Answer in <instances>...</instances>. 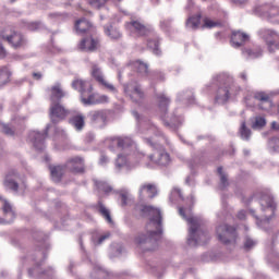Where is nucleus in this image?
I'll return each mask as SVG.
<instances>
[{"mask_svg":"<svg viewBox=\"0 0 279 279\" xmlns=\"http://www.w3.org/2000/svg\"><path fill=\"white\" fill-rule=\"evenodd\" d=\"M218 173L220 175V182H221L222 186H226V184H228V178L223 173V168L219 167L218 168Z\"/></svg>","mask_w":279,"mask_h":279,"instance_id":"8fccbe9b","label":"nucleus"},{"mask_svg":"<svg viewBox=\"0 0 279 279\" xmlns=\"http://www.w3.org/2000/svg\"><path fill=\"white\" fill-rule=\"evenodd\" d=\"M72 87L81 94V101L84 106H97V104L110 101L107 95L93 94V84L89 81L75 80Z\"/></svg>","mask_w":279,"mask_h":279,"instance_id":"7ed1b4c3","label":"nucleus"},{"mask_svg":"<svg viewBox=\"0 0 279 279\" xmlns=\"http://www.w3.org/2000/svg\"><path fill=\"white\" fill-rule=\"evenodd\" d=\"M172 124L178 125V123H177V121H175V120H172Z\"/></svg>","mask_w":279,"mask_h":279,"instance_id":"0e129e2a","label":"nucleus"},{"mask_svg":"<svg viewBox=\"0 0 279 279\" xmlns=\"http://www.w3.org/2000/svg\"><path fill=\"white\" fill-rule=\"evenodd\" d=\"M99 48V40L93 37H85L78 44V49L81 51H97Z\"/></svg>","mask_w":279,"mask_h":279,"instance_id":"a211bd4d","label":"nucleus"},{"mask_svg":"<svg viewBox=\"0 0 279 279\" xmlns=\"http://www.w3.org/2000/svg\"><path fill=\"white\" fill-rule=\"evenodd\" d=\"M216 233L220 243L225 245H230L236 243V229L228 225H222L217 227Z\"/></svg>","mask_w":279,"mask_h":279,"instance_id":"6e6552de","label":"nucleus"},{"mask_svg":"<svg viewBox=\"0 0 279 279\" xmlns=\"http://www.w3.org/2000/svg\"><path fill=\"white\" fill-rule=\"evenodd\" d=\"M124 93L134 104H141L145 99V93H143L141 85L136 83L124 85Z\"/></svg>","mask_w":279,"mask_h":279,"instance_id":"1a4fd4ad","label":"nucleus"},{"mask_svg":"<svg viewBox=\"0 0 279 279\" xmlns=\"http://www.w3.org/2000/svg\"><path fill=\"white\" fill-rule=\"evenodd\" d=\"M111 144L109 146V148L111 150L114 149H128V147H136V145H134V141H132V138L130 137H111L110 138Z\"/></svg>","mask_w":279,"mask_h":279,"instance_id":"dca6fc26","label":"nucleus"},{"mask_svg":"<svg viewBox=\"0 0 279 279\" xmlns=\"http://www.w3.org/2000/svg\"><path fill=\"white\" fill-rule=\"evenodd\" d=\"M149 160L154 162V165H159V167H167V165L171 162V157L162 146H159L154 150L153 155L149 156Z\"/></svg>","mask_w":279,"mask_h":279,"instance_id":"9d476101","label":"nucleus"},{"mask_svg":"<svg viewBox=\"0 0 279 279\" xmlns=\"http://www.w3.org/2000/svg\"><path fill=\"white\" fill-rule=\"evenodd\" d=\"M50 128L51 125H47L46 133H40L38 131H31L28 134V141L38 151H43V149H45V138H47V132H49Z\"/></svg>","mask_w":279,"mask_h":279,"instance_id":"f8f14e48","label":"nucleus"},{"mask_svg":"<svg viewBox=\"0 0 279 279\" xmlns=\"http://www.w3.org/2000/svg\"><path fill=\"white\" fill-rule=\"evenodd\" d=\"M92 75L93 77H95L96 82H99V84H101V86H105L107 90H109L110 93H117V87H114V85L108 83V81L104 78V74L101 73V69H99L98 64L92 65Z\"/></svg>","mask_w":279,"mask_h":279,"instance_id":"2eb2a0df","label":"nucleus"},{"mask_svg":"<svg viewBox=\"0 0 279 279\" xmlns=\"http://www.w3.org/2000/svg\"><path fill=\"white\" fill-rule=\"evenodd\" d=\"M243 56L247 58L248 60H254L255 58H260L263 56V51L258 50L257 52L252 51L251 49L244 50Z\"/></svg>","mask_w":279,"mask_h":279,"instance_id":"ea45409f","label":"nucleus"},{"mask_svg":"<svg viewBox=\"0 0 279 279\" xmlns=\"http://www.w3.org/2000/svg\"><path fill=\"white\" fill-rule=\"evenodd\" d=\"M185 182H186V184H191V178H187V179L185 180Z\"/></svg>","mask_w":279,"mask_h":279,"instance_id":"e2e57ef3","label":"nucleus"},{"mask_svg":"<svg viewBox=\"0 0 279 279\" xmlns=\"http://www.w3.org/2000/svg\"><path fill=\"white\" fill-rule=\"evenodd\" d=\"M271 128H272V130H279V123L272 122Z\"/></svg>","mask_w":279,"mask_h":279,"instance_id":"13d9d810","label":"nucleus"},{"mask_svg":"<svg viewBox=\"0 0 279 279\" xmlns=\"http://www.w3.org/2000/svg\"><path fill=\"white\" fill-rule=\"evenodd\" d=\"M28 29H31V32L43 29V24H40V22H32L28 24Z\"/></svg>","mask_w":279,"mask_h":279,"instance_id":"09e8293b","label":"nucleus"},{"mask_svg":"<svg viewBox=\"0 0 279 279\" xmlns=\"http://www.w3.org/2000/svg\"><path fill=\"white\" fill-rule=\"evenodd\" d=\"M10 71L7 68L0 69V84H8L10 82Z\"/></svg>","mask_w":279,"mask_h":279,"instance_id":"58836bf2","label":"nucleus"},{"mask_svg":"<svg viewBox=\"0 0 279 279\" xmlns=\"http://www.w3.org/2000/svg\"><path fill=\"white\" fill-rule=\"evenodd\" d=\"M157 195H158V189L154 184L146 183L140 186V197L142 199H145V197H148L149 199H154V197Z\"/></svg>","mask_w":279,"mask_h":279,"instance_id":"aec40b11","label":"nucleus"},{"mask_svg":"<svg viewBox=\"0 0 279 279\" xmlns=\"http://www.w3.org/2000/svg\"><path fill=\"white\" fill-rule=\"evenodd\" d=\"M0 132H3V134H7V136H14V130H12V128L5 123L0 122Z\"/></svg>","mask_w":279,"mask_h":279,"instance_id":"37998d69","label":"nucleus"},{"mask_svg":"<svg viewBox=\"0 0 279 279\" xmlns=\"http://www.w3.org/2000/svg\"><path fill=\"white\" fill-rule=\"evenodd\" d=\"M121 199H122V206H128V199H130V193L129 192H122L121 193Z\"/></svg>","mask_w":279,"mask_h":279,"instance_id":"603ef678","label":"nucleus"},{"mask_svg":"<svg viewBox=\"0 0 279 279\" xmlns=\"http://www.w3.org/2000/svg\"><path fill=\"white\" fill-rule=\"evenodd\" d=\"M244 247H245V250H252V247H256V241H254L250 238H246L245 242H244Z\"/></svg>","mask_w":279,"mask_h":279,"instance_id":"3c124183","label":"nucleus"},{"mask_svg":"<svg viewBox=\"0 0 279 279\" xmlns=\"http://www.w3.org/2000/svg\"><path fill=\"white\" fill-rule=\"evenodd\" d=\"M105 34L106 36H108L111 40H119L122 38V34L121 31H119V28L110 25L105 27Z\"/></svg>","mask_w":279,"mask_h":279,"instance_id":"393cba45","label":"nucleus"},{"mask_svg":"<svg viewBox=\"0 0 279 279\" xmlns=\"http://www.w3.org/2000/svg\"><path fill=\"white\" fill-rule=\"evenodd\" d=\"M159 45H160V39L158 37H155L154 39H148L147 41V47L151 49L155 56H160L161 53L160 48H158Z\"/></svg>","mask_w":279,"mask_h":279,"instance_id":"c756f323","label":"nucleus"},{"mask_svg":"<svg viewBox=\"0 0 279 279\" xmlns=\"http://www.w3.org/2000/svg\"><path fill=\"white\" fill-rule=\"evenodd\" d=\"M235 2L243 4V3H247V0H235Z\"/></svg>","mask_w":279,"mask_h":279,"instance_id":"052dcab7","label":"nucleus"},{"mask_svg":"<svg viewBox=\"0 0 279 279\" xmlns=\"http://www.w3.org/2000/svg\"><path fill=\"white\" fill-rule=\"evenodd\" d=\"M95 184H96L97 189L102 191L104 193L108 194V193H110V191H112V187L104 181H95Z\"/></svg>","mask_w":279,"mask_h":279,"instance_id":"a19ab883","label":"nucleus"},{"mask_svg":"<svg viewBox=\"0 0 279 279\" xmlns=\"http://www.w3.org/2000/svg\"><path fill=\"white\" fill-rule=\"evenodd\" d=\"M241 77L244 80V82L247 81V75L245 73H242Z\"/></svg>","mask_w":279,"mask_h":279,"instance_id":"680f3d73","label":"nucleus"},{"mask_svg":"<svg viewBox=\"0 0 279 279\" xmlns=\"http://www.w3.org/2000/svg\"><path fill=\"white\" fill-rule=\"evenodd\" d=\"M33 77H35L36 80H40V77H43V74L40 73H34Z\"/></svg>","mask_w":279,"mask_h":279,"instance_id":"bf43d9fd","label":"nucleus"},{"mask_svg":"<svg viewBox=\"0 0 279 279\" xmlns=\"http://www.w3.org/2000/svg\"><path fill=\"white\" fill-rule=\"evenodd\" d=\"M106 162H108V157H106L105 155H101L100 165H106Z\"/></svg>","mask_w":279,"mask_h":279,"instance_id":"4d7b16f0","label":"nucleus"},{"mask_svg":"<svg viewBox=\"0 0 279 279\" xmlns=\"http://www.w3.org/2000/svg\"><path fill=\"white\" fill-rule=\"evenodd\" d=\"M69 117V110L64 108L60 102H51L50 105V119L52 123H58L63 121Z\"/></svg>","mask_w":279,"mask_h":279,"instance_id":"ddd939ff","label":"nucleus"},{"mask_svg":"<svg viewBox=\"0 0 279 279\" xmlns=\"http://www.w3.org/2000/svg\"><path fill=\"white\" fill-rule=\"evenodd\" d=\"M259 204L262 206V210H271L274 213L276 210V202H274V197L270 194H265L262 196Z\"/></svg>","mask_w":279,"mask_h":279,"instance_id":"b1692460","label":"nucleus"},{"mask_svg":"<svg viewBox=\"0 0 279 279\" xmlns=\"http://www.w3.org/2000/svg\"><path fill=\"white\" fill-rule=\"evenodd\" d=\"M245 217H246L245 210H240V211L238 213V218H240V219H245Z\"/></svg>","mask_w":279,"mask_h":279,"instance_id":"6e6d98bb","label":"nucleus"},{"mask_svg":"<svg viewBox=\"0 0 279 279\" xmlns=\"http://www.w3.org/2000/svg\"><path fill=\"white\" fill-rule=\"evenodd\" d=\"M179 214L186 219L187 223H190V231L187 243L192 247H196V245H206L208 241H210V235L208 232H205L199 229L201 220L199 218L191 215L190 210H186L182 207L179 208Z\"/></svg>","mask_w":279,"mask_h":279,"instance_id":"f03ea898","label":"nucleus"},{"mask_svg":"<svg viewBox=\"0 0 279 279\" xmlns=\"http://www.w3.org/2000/svg\"><path fill=\"white\" fill-rule=\"evenodd\" d=\"M213 86H217L215 100L217 104H226L232 95H236L239 88L232 83V77L228 74H220L213 77Z\"/></svg>","mask_w":279,"mask_h":279,"instance_id":"20e7f679","label":"nucleus"},{"mask_svg":"<svg viewBox=\"0 0 279 279\" xmlns=\"http://www.w3.org/2000/svg\"><path fill=\"white\" fill-rule=\"evenodd\" d=\"M177 197H179V199H184V196H182V191L178 187H173L170 194V199H177Z\"/></svg>","mask_w":279,"mask_h":279,"instance_id":"a18cd8bd","label":"nucleus"},{"mask_svg":"<svg viewBox=\"0 0 279 279\" xmlns=\"http://www.w3.org/2000/svg\"><path fill=\"white\" fill-rule=\"evenodd\" d=\"M98 210L102 217L108 221V223H112V217H110V210L104 206V204L98 203Z\"/></svg>","mask_w":279,"mask_h":279,"instance_id":"e433bc0d","label":"nucleus"},{"mask_svg":"<svg viewBox=\"0 0 279 279\" xmlns=\"http://www.w3.org/2000/svg\"><path fill=\"white\" fill-rule=\"evenodd\" d=\"M65 171L71 173H82L84 171V159L74 157L66 161L64 166H50V173L53 182H60Z\"/></svg>","mask_w":279,"mask_h":279,"instance_id":"39448f33","label":"nucleus"},{"mask_svg":"<svg viewBox=\"0 0 279 279\" xmlns=\"http://www.w3.org/2000/svg\"><path fill=\"white\" fill-rule=\"evenodd\" d=\"M106 1L108 0H88V3L92 5V8L99 10V8L106 5Z\"/></svg>","mask_w":279,"mask_h":279,"instance_id":"49530a36","label":"nucleus"},{"mask_svg":"<svg viewBox=\"0 0 279 279\" xmlns=\"http://www.w3.org/2000/svg\"><path fill=\"white\" fill-rule=\"evenodd\" d=\"M219 25H221V23H219V22H217L215 20L206 17L204 20L203 27H207L208 29H213V27H219Z\"/></svg>","mask_w":279,"mask_h":279,"instance_id":"79ce46f5","label":"nucleus"},{"mask_svg":"<svg viewBox=\"0 0 279 279\" xmlns=\"http://www.w3.org/2000/svg\"><path fill=\"white\" fill-rule=\"evenodd\" d=\"M250 40V35L242 32H233L231 35V45L235 49L243 47Z\"/></svg>","mask_w":279,"mask_h":279,"instance_id":"412c9836","label":"nucleus"},{"mask_svg":"<svg viewBox=\"0 0 279 279\" xmlns=\"http://www.w3.org/2000/svg\"><path fill=\"white\" fill-rule=\"evenodd\" d=\"M257 226L260 228H265V226H269V218H265L264 220L257 221Z\"/></svg>","mask_w":279,"mask_h":279,"instance_id":"5fc2aeb1","label":"nucleus"},{"mask_svg":"<svg viewBox=\"0 0 279 279\" xmlns=\"http://www.w3.org/2000/svg\"><path fill=\"white\" fill-rule=\"evenodd\" d=\"M0 208H2L3 215L7 217V223H12L16 217L14 210L12 209V205H10L8 201L0 197Z\"/></svg>","mask_w":279,"mask_h":279,"instance_id":"4be33fe9","label":"nucleus"},{"mask_svg":"<svg viewBox=\"0 0 279 279\" xmlns=\"http://www.w3.org/2000/svg\"><path fill=\"white\" fill-rule=\"evenodd\" d=\"M160 29H162V32H169V27H171V21L169 20H163L160 22L159 24Z\"/></svg>","mask_w":279,"mask_h":279,"instance_id":"de8ad7c7","label":"nucleus"},{"mask_svg":"<svg viewBox=\"0 0 279 279\" xmlns=\"http://www.w3.org/2000/svg\"><path fill=\"white\" fill-rule=\"evenodd\" d=\"M125 27L137 36H151V34H154V29H151V27H147L138 21L129 22L125 24Z\"/></svg>","mask_w":279,"mask_h":279,"instance_id":"4468645a","label":"nucleus"},{"mask_svg":"<svg viewBox=\"0 0 279 279\" xmlns=\"http://www.w3.org/2000/svg\"><path fill=\"white\" fill-rule=\"evenodd\" d=\"M99 274H104V270H101V268H99Z\"/></svg>","mask_w":279,"mask_h":279,"instance_id":"338daca9","label":"nucleus"},{"mask_svg":"<svg viewBox=\"0 0 279 279\" xmlns=\"http://www.w3.org/2000/svg\"><path fill=\"white\" fill-rule=\"evenodd\" d=\"M157 99H158L160 110H162L163 112H167V106H169L171 100L167 96H165V94H159L157 96Z\"/></svg>","mask_w":279,"mask_h":279,"instance_id":"f704fd0d","label":"nucleus"},{"mask_svg":"<svg viewBox=\"0 0 279 279\" xmlns=\"http://www.w3.org/2000/svg\"><path fill=\"white\" fill-rule=\"evenodd\" d=\"M133 117L136 119V121H138L140 130L142 134L146 135L144 136V138L145 141H147L149 145H151V138H154L153 136H160L162 134L160 133V131L156 125L151 124L149 120H146L143 118L141 119V116L138 114V112L133 111Z\"/></svg>","mask_w":279,"mask_h":279,"instance_id":"423d86ee","label":"nucleus"},{"mask_svg":"<svg viewBox=\"0 0 279 279\" xmlns=\"http://www.w3.org/2000/svg\"><path fill=\"white\" fill-rule=\"evenodd\" d=\"M50 93H51L50 95L51 104H60V99H62V97H66V93L62 90V87L60 86V84L52 86L50 89Z\"/></svg>","mask_w":279,"mask_h":279,"instance_id":"5701e85b","label":"nucleus"},{"mask_svg":"<svg viewBox=\"0 0 279 279\" xmlns=\"http://www.w3.org/2000/svg\"><path fill=\"white\" fill-rule=\"evenodd\" d=\"M132 166L128 162V157L123 155H118L116 159V169L121 171V169H130Z\"/></svg>","mask_w":279,"mask_h":279,"instance_id":"bb28decb","label":"nucleus"},{"mask_svg":"<svg viewBox=\"0 0 279 279\" xmlns=\"http://www.w3.org/2000/svg\"><path fill=\"white\" fill-rule=\"evenodd\" d=\"M276 241H279V231L272 236V245L276 243ZM269 258H275L271 263L275 265V270L279 271V253H271Z\"/></svg>","mask_w":279,"mask_h":279,"instance_id":"2f4dec72","label":"nucleus"},{"mask_svg":"<svg viewBox=\"0 0 279 279\" xmlns=\"http://www.w3.org/2000/svg\"><path fill=\"white\" fill-rule=\"evenodd\" d=\"M267 125V120L263 116H256L253 121L251 128L253 130H263Z\"/></svg>","mask_w":279,"mask_h":279,"instance_id":"cd10ccee","label":"nucleus"},{"mask_svg":"<svg viewBox=\"0 0 279 279\" xmlns=\"http://www.w3.org/2000/svg\"><path fill=\"white\" fill-rule=\"evenodd\" d=\"M29 276H32V269L28 270Z\"/></svg>","mask_w":279,"mask_h":279,"instance_id":"774afa93","label":"nucleus"},{"mask_svg":"<svg viewBox=\"0 0 279 279\" xmlns=\"http://www.w3.org/2000/svg\"><path fill=\"white\" fill-rule=\"evenodd\" d=\"M145 250H146V252H149V251H151V248H149V247H146Z\"/></svg>","mask_w":279,"mask_h":279,"instance_id":"69168bd1","label":"nucleus"},{"mask_svg":"<svg viewBox=\"0 0 279 279\" xmlns=\"http://www.w3.org/2000/svg\"><path fill=\"white\" fill-rule=\"evenodd\" d=\"M259 36L265 39L266 45H268V49L271 52H274L275 49H278V43H279V34L275 31L262 28L259 31Z\"/></svg>","mask_w":279,"mask_h":279,"instance_id":"9b49d317","label":"nucleus"},{"mask_svg":"<svg viewBox=\"0 0 279 279\" xmlns=\"http://www.w3.org/2000/svg\"><path fill=\"white\" fill-rule=\"evenodd\" d=\"M70 122L78 132L84 129V116H75Z\"/></svg>","mask_w":279,"mask_h":279,"instance_id":"72a5a7b5","label":"nucleus"},{"mask_svg":"<svg viewBox=\"0 0 279 279\" xmlns=\"http://www.w3.org/2000/svg\"><path fill=\"white\" fill-rule=\"evenodd\" d=\"M240 134L243 141H250V136H252V131L247 129V126L245 125V122H242L241 124Z\"/></svg>","mask_w":279,"mask_h":279,"instance_id":"4c0bfd02","label":"nucleus"},{"mask_svg":"<svg viewBox=\"0 0 279 279\" xmlns=\"http://www.w3.org/2000/svg\"><path fill=\"white\" fill-rule=\"evenodd\" d=\"M3 40L8 41L13 49H19L25 45V38L21 33L13 32L11 35H0V59L7 56L5 48H3Z\"/></svg>","mask_w":279,"mask_h":279,"instance_id":"0eeeda50","label":"nucleus"},{"mask_svg":"<svg viewBox=\"0 0 279 279\" xmlns=\"http://www.w3.org/2000/svg\"><path fill=\"white\" fill-rule=\"evenodd\" d=\"M89 119L94 123H97V121H101L104 123L106 121V116L104 114V111H92L89 112Z\"/></svg>","mask_w":279,"mask_h":279,"instance_id":"c9c22d12","label":"nucleus"},{"mask_svg":"<svg viewBox=\"0 0 279 279\" xmlns=\"http://www.w3.org/2000/svg\"><path fill=\"white\" fill-rule=\"evenodd\" d=\"M254 99H256L257 101H260L259 108L260 110H271V108L274 107V102H271V100L269 99V94L265 93V92H256L254 94Z\"/></svg>","mask_w":279,"mask_h":279,"instance_id":"6ab92c4d","label":"nucleus"},{"mask_svg":"<svg viewBox=\"0 0 279 279\" xmlns=\"http://www.w3.org/2000/svg\"><path fill=\"white\" fill-rule=\"evenodd\" d=\"M106 239H110V232H106L105 234H100L96 232V233H93L92 235V242L95 246L101 245V243H104Z\"/></svg>","mask_w":279,"mask_h":279,"instance_id":"7c9ffc66","label":"nucleus"},{"mask_svg":"<svg viewBox=\"0 0 279 279\" xmlns=\"http://www.w3.org/2000/svg\"><path fill=\"white\" fill-rule=\"evenodd\" d=\"M201 21L202 15L192 16L186 21V27H189L190 29H197V27H199Z\"/></svg>","mask_w":279,"mask_h":279,"instance_id":"473e14b6","label":"nucleus"},{"mask_svg":"<svg viewBox=\"0 0 279 279\" xmlns=\"http://www.w3.org/2000/svg\"><path fill=\"white\" fill-rule=\"evenodd\" d=\"M3 186L16 193L19 191V173L16 171L9 172L4 178Z\"/></svg>","mask_w":279,"mask_h":279,"instance_id":"f3484780","label":"nucleus"},{"mask_svg":"<svg viewBox=\"0 0 279 279\" xmlns=\"http://www.w3.org/2000/svg\"><path fill=\"white\" fill-rule=\"evenodd\" d=\"M142 213L144 215H148L150 217V222L148 223L147 228H151L154 226L156 231H149L147 234H140L135 238L136 245L143 247V245H156V241L160 239V234H162V214L160 209L151 206H144L142 208Z\"/></svg>","mask_w":279,"mask_h":279,"instance_id":"f257e3e1","label":"nucleus"},{"mask_svg":"<svg viewBox=\"0 0 279 279\" xmlns=\"http://www.w3.org/2000/svg\"><path fill=\"white\" fill-rule=\"evenodd\" d=\"M268 146L271 149V151L278 153L279 151V137H274L272 140H270L268 143Z\"/></svg>","mask_w":279,"mask_h":279,"instance_id":"c03bdc74","label":"nucleus"},{"mask_svg":"<svg viewBox=\"0 0 279 279\" xmlns=\"http://www.w3.org/2000/svg\"><path fill=\"white\" fill-rule=\"evenodd\" d=\"M133 66H134V69L137 70L140 75H142V76H145V75H147V73H149V66L141 60L133 62Z\"/></svg>","mask_w":279,"mask_h":279,"instance_id":"c85d7f7f","label":"nucleus"},{"mask_svg":"<svg viewBox=\"0 0 279 279\" xmlns=\"http://www.w3.org/2000/svg\"><path fill=\"white\" fill-rule=\"evenodd\" d=\"M278 12H279L278 8L271 7L269 9L268 16H270V19H271V16H276V14H278Z\"/></svg>","mask_w":279,"mask_h":279,"instance_id":"864d4df0","label":"nucleus"},{"mask_svg":"<svg viewBox=\"0 0 279 279\" xmlns=\"http://www.w3.org/2000/svg\"><path fill=\"white\" fill-rule=\"evenodd\" d=\"M90 27V22H88L86 19L77 20L75 23V29L78 34H86Z\"/></svg>","mask_w":279,"mask_h":279,"instance_id":"a878e982","label":"nucleus"}]
</instances>
